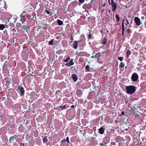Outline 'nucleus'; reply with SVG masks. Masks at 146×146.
<instances>
[{"mask_svg": "<svg viewBox=\"0 0 146 146\" xmlns=\"http://www.w3.org/2000/svg\"><path fill=\"white\" fill-rule=\"evenodd\" d=\"M43 143H45L48 142V139H47V136H44L42 139Z\"/></svg>", "mask_w": 146, "mask_h": 146, "instance_id": "4468645a", "label": "nucleus"}, {"mask_svg": "<svg viewBox=\"0 0 146 146\" xmlns=\"http://www.w3.org/2000/svg\"><path fill=\"white\" fill-rule=\"evenodd\" d=\"M51 133H52L51 135V137L53 138H54V136H55V134H54V133L53 132H52Z\"/></svg>", "mask_w": 146, "mask_h": 146, "instance_id": "f704fd0d", "label": "nucleus"}, {"mask_svg": "<svg viewBox=\"0 0 146 146\" xmlns=\"http://www.w3.org/2000/svg\"><path fill=\"white\" fill-rule=\"evenodd\" d=\"M134 20L136 25L139 26L141 24L140 19L138 17H135Z\"/></svg>", "mask_w": 146, "mask_h": 146, "instance_id": "39448f33", "label": "nucleus"}, {"mask_svg": "<svg viewBox=\"0 0 146 146\" xmlns=\"http://www.w3.org/2000/svg\"><path fill=\"white\" fill-rule=\"evenodd\" d=\"M82 145H81L80 146H82Z\"/></svg>", "mask_w": 146, "mask_h": 146, "instance_id": "774afa93", "label": "nucleus"}, {"mask_svg": "<svg viewBox=\"0 0 146 146\" xmlns=\"http://www.w3.org/2000/svg\"><path fill=\"white\" fill-rule=\"evenodd\" d=\"M101 33H103V31L102 30H101Z\"/></svg>", "mask_w": 146, "mask_h": 146, "instance_id": "e2e57ef3", "label": "nucleus"}, {"mask_svg": "<svg viewBox=\"0 0 146 146\" xmlns=\"http://www.w3.org/2000/svg\"><path fill=\"white\" fill-rule=\"evenodd\" d=\"M20 146H24V144L23 143H21L20 144Z\"/></svg>", "mask_w": 146, "mask_h": 146, "instance_id": "79ce46f5", "label": "nucleus"}, {"mask_svg": "<svg viewBox=\"0 0 146 146\" xmlns=\"http://www.w3.org/2000/svg\"><path fill=\"white\" fill-rule=\"evenodd\" d=\"M95 57V56H92L91 57V58H94Z\"/></svg>", "mask_w": 146, "mask_h": 146, "instance_id": "4d7b16f0", "label": "nucleus"}, {"mask_svg": "<svg viewBox=\"0 0 146 146\" xmlns=\"http://www.w3.org/2000/svg\"><path fill=\"white\" fill-rule=\"evenodd\" d=\"M60 108L62 110H63L65 109L66 108V105H65L63 106H60Z\"/></svg>", "mask_w": 146, "mask_h": 146, "instance_id": "bb28decb", "label": "nucleus"}, {"mask_svg": "<svg viewBox=\"0 0 146 146\" xmlns=\"http://www.w3.org/2000/svg\"><path fill=\"white\" fill-rule=\"evenodd\" d=\"M57 23L58 25L60 26L62 25L63 23V21L60 19H58L57 20Z\"/></svg>", "mask_w": 146, "mask_h": 146, "instance_id": "2eb2a0df", "label": "nucleus"}, {"mask_svg": "<svg viewBox=\"0 0 146 146\" xmlns=\"http://www.w3.org/2000/svg\"><path fill=\"white\" fill-rule=\"evenodd\" d=\"M8 64V62L7 61H6L5 63H4V64H7V65Z\"/></svg>", "mask_w": 146, "mask_h": 146, "instance_id": "6e6d98bb", "label": "nucleus"}, {"mask_svg": "<svg viewBox=\"0 0 146 146\" xmlns=\"http://www.w3.org/2000/svg\"><path fill=\"white\" fill-rule=\"evenodd\" d=\"M45 12H46L47 13V14H48V15H52L51 14V13L48 10H45Z\"/></svg>", "mask_w": 146, "mask_h": 146, "instance_id": "2f4dec72", "label": "nucleus"}, {"mask_svg": "<svg viewBox=\"0 0 146 146\" xmlns=\"http://www.w3.org/2000/svg\"><path fill=\"white\" fill-rule=\"evenodd\" d=\"M66 141V140L65 139H64L62 140L60 142L61 143H63L65 142Z\"/></svg>", "mask_w": 146, "mask_h": 146, "instance_id": "ea45409f", "label": "nucleus"}, {"mask_svg": "<svg viewBox=\"0 0 146 146\" xmlns=\"http://www.w3.org/2000/svg\"><path fill=\"white\" fill-rule=\"evenodd\" d=\"M104 129L103 127H100L99 129V133L100 134H103L104 133Z\"/></svg>", "mask_w": 146, "mask_h": 146, "instance_id": "ddd939ff", "label": "nucleus"}, {"mask_svg": "<svg viewBox=\"0 0 146 146\" xmlns=\"http://www.w3.org/2000/svg\"><path fill=\"white\" fill-rule=\"evenodd\" d=\"M28 29V27L27 26H26L25 28L24 29V30H25V31H27V29Z\"/></svg>", "mask_w": 146, "mask_h": 146, "instance_id": "4c0bfd02", "label": "nucleus"}, {"mask_svg": "<svg viewBox=\"0 0 146 146\" xmlns=\"http://www.w3.org/2000/svg\"><path fill=\"white\" fill-rule=\"evenodd\" d=\"M66 141H67L68 143H70V142L69 141V138L68 137H67L66 138Z\"/></svg>", "mask_w": 146, "mask_h": 146, "instance_id": "473e14b6", "label": "nucleus"}, {"mask_svg": "<svg viewBox=\"0 0 146 146\" xmlns=\"http://www.w3.org/2000/svg\"><path fill=\"white\" fill-rule=\"evenodd\" d=\"M125 21V20L124 19H123L122 20V35L123 36L124 35L125 33V27L124 25V22Z\"/></svg>", "mask_w": 146, "mask_h": 146, "instance_id": "0eeeda50", "label": "nucleus"}, {"mask_svg": "<svg viewBox=\"0 0 146 146\" xmlns=\"http://www.w3.org/2000/svg\"><path fill=\"white\" fill-rule=\"evenodd\" d=\"M17 89L18 90V93L20 94L21 96H24L25 93V90L23 88L22 86H19Z\"/></svg>", "mask_w": 146, "mask_h": 146, "instance_id": "f03ea898", "label": "nucleus"}, {"mask_svg": "<svg viewBox=\"0 0 146 146\" xmlns=\"http://www.w3.org/2000/svg\"><path fill=\"white\" fill-rule=\"evenodd\" d=\"M26 17L27 18L29 19L31 17V16L29 15H26Z\"/></svg>", "mask_w": 146, "mask_h": 146, "instance_id": "58836bf2", "label": "nucleus"}, {"mask_svg": "<svg viewBox=\"0 0 146 146\" xmlns=\"http://www.w3.org/2000/svg\"><path fill=\"white\" fill-rule=\"evenodd\" d=\"M17 136V135H15L14 136L10 137L9 139V142L11 143H12L13 141H14L15 139H16Z\"/></svg>", "mask_w": 146, "mask_h": 146, "instance_id": "423d86ee", "label": "nucleus"}, {"mask_svg": "<svg viewBox=\"0 0 146 146\" xmlns=\"http://www.w3.org/2000/svg\"><path fill=\"white\" fill-rule=\"evenodd\" d=\"M124 66V63L121 62L120 63V65H119V67L120 68H123Z\"/></svg>", "mask_w": 146, "mask_h": 146, "instance_id": "393cba45", "label": "nucleus"}, {"mask_svg": "<svg viewBox=\"0 0 146 146\" xmlns=\"http://www.w3.org/2000/svg\"><path fill=\"white\" fill-rule=\"evenodd\" d=\"M127 93L129 94H132L136 91L135 87L132 85L126 86L125 88Z\"/></svg>", "mask_w": 146, "mask_h": 146, "instance_id": "f257e3e1", "label": "nucleus"}, {"mask_svg": "<svg viewBox=\"0 0 146 146\" xmlns=\"http://www.w3.org/2000/svg\"><path fill=\"white\" fill-rule=\"evenodd\" d=\"M71 76L72 79L74 82H76L77 81L78 78V77L76 74H72Z\"/></svg>", "mask_w": 146, "mask_h": 146, "instance_id": "6e6552de", "label": "nucleus"}, {"mask_svg": "<svg viewBox=\"0 0 146 146\" xmlns=\"http://www.w3.org/2000/svg\"><path fill=\"white\" fill-rule=\"evenodd\" d=\"M76 93L77 95L79 96H80L82 94V92L80 89L78 88L77 89L76 91Z\"/></svg>", "mask_w": 146, "mask_h": 146, "instance_id": "9d476101", "label": "nucleus"}, {"mask_svg": "<svg viewBox=\"0 0 146 146\" xmlns=\"http://www.w3.org/2000/svg\"><path fill=\"white\" fill-rule=\"evenodd\" d=\"M134 111L135 110L137 109V108L136 107L133 106L132 108Z\"/></svg>", "mask_w": 146, "mask_h": 146, "instance_id": "a19ab883", "label": "nucleus"}, {"mask_svg": "<svg viewBox=\"0 0 146 146\" xmlns=\"http://www.w3.org/2000/svg\"><path fill=\"white\" fill-rule=\"evenodd\" d=\"M126 21L127 22V23H125V24L126 25H127L128 24H129V22H128V20H126Z\"/></svg>", "mask_w": 146, "mask_h": 146, "instance_id": "49530a36", "label": "nucleus"}, {"mask_svg": "<svg viewBox=\"0 0 146 146\" xmlns=\"http://www.w3.org/2000/svg\"><path fill=\"white\" fill-rule=\"evenodd\" d=\"M85 1V0H79V3H83Z\"/></svg>", "mask_w": 146, "mask_h": 146, "instance_id": "72a5a7b5", "label": "nucleus"}, {"mask_svg": "<svg viewBox=\"0 0 146 146\" xmlns=\"http://www.w3.org/2000/svg\"><path fill=\"white\" fill-rule=\"evenodd\" d=\"M139 76L136 73H133L131 77L132 80L133 81H136L138 78Z\"/></svg>", "mask_w": 146, "mask_h": 146, "instance_id": "7ed1b4c3", "label": "nucleus"}, {"mask_svg": "<svg viewBox=\"0 0 146 146\" xmlns=\"http://www.w3.org/2000/svg\"><path fill=\"white\" fill-rule=\"evenodd\" d=\"M101 55V53H98L97 54H96V55L95 56V58H97L98 59V61H99V57Z\"/></svg>", "mask_w": 146, "mask_h": 146, "instance_id": "a211bd4d", "label": "nucleus"}, {"mask_svg": "<svg viewBox=\"0 0 146 146\" xmlns=\"http://www.w3.org/2000/svg\"><path fill=\"white\" fill-rule=\"evenodd\" d=\"M111 143L112 144V145H116V143L114 142H112Z\"/></svg>", "mask_w": 146, "mask_h": 146, "instance_id": "c03bdc74", "label": "nucleus"}, {"mask_svg": "<svg viewBox=\"0 0 146 146\" xmlns=\"http://www.w3.org/2000/svg\"><path fill=\"white\" fill-rule=\"evenodd\" d=\"M2 118V116L1 115V116H0V118Z\"/></svg>", "mask_w": 146, "mask_h": 146, "instance_id": "69168bd1", "label": "nucleus"}, {"mask_svg": "<svg viewBox=\"0 0 146 146\" xmlns=\"http://www.w3.org/2000/svg\"><path fill=\"white\" fill-rule=\"evenodd\" d=\"M71 40L72 41L73 40V38L72 36H71Z\"/></svg>", "mask_w": 146, "mask_h": 146, "instance_id": "5fc2aeb1", "label": "nucleus"}, {"mask_svg": "<svg viewBox=\"0 0 146 146\" xmlns=\"http://www.w3.org/2000/svg\"><path fill=\"white\" fill-rule=\"evenodd\" d=\"M134 114L135 115V117H137L139 116V115L138 114Z\"/></svg>", "mask_w": 146, "mask_h": 146, "instance_id": "a18cd8bd", "label": "nucleus"}, {"mask_svg": "<svg viewBox=\"0 0 146 146\" xmlns=\"http://www.w3.org/2000/svg\"><path fill=\"white\" fill-rule=\"evenodd\" d=\"M35 96H38V95L36 94H35Z\"/></svg>", "mask_w": 146, "mask_h": 146, "instance_id": "bf43d9fd", "label": "nucleus"}, {"mask_svg": "<svg viewBox=\"0 0 146 146\" xmlns=\"http://www.w3.org/2000/svg\"><path fill=\"white\" fill-rule=\"evenodd\" d=\"M111 12V11L110 10H109V13H110Z\"/></svg>", "mask_w": 146, "mask_h": 146, "instance_id": "052dcab7", "label": "nucleus"}, {"mask_svg": "<svg viewBox=\"0 0 146 146\" xmlns=\"http://www.w3.org/2000/svg\"><path fill=\"white\" fill-rule=\"evenodd\" d=\"M26 15V11H24L21 14L20 16L25 18Z\"/></svg>", "mask_w": 146, "mask_h": 146, "instance_id": "f3484780", "label": "nucleus"}, {"mask_svg": "<svg viewBox=\"0 0 146 146\" xmlns=\"http://www.w3.org/2000/svg\"><path fill=\"white\" fill-rule=\"evenodd\" d=\"M115 17L116 19V21L118 22L120 20V17H119L118 15L116 14L115 16Z\"/></svg>", "mask_w": 146, "mask_h": 146, "instance_id": "5701e85b", "label": "nucleus"}, {"mask_svg": "<svg viewBox=\"0 0 146 146\" xmlns=\"http://www.w3.org/2000/svg\"><path fill=\"white\" fill-rule=\"evenodd\" d=\"M10 19H6L5 21L6 23L5 25L6 26H8L9 25V24H8V23L9 22Z\"/></svg>", "mask_w": 146, "mask_h": 146, "instance_id": "aec40b11", "label": "nucleus"}, {"mask_svg": "<svg viewBox=\"0 0 146 146\" xmlns=\"http://www.w3.org/2000/svg\"><path fill=\"white\" fill-rule=\"evenodd\" d=\"M124 113L123 111H122L121 113V115H124Z\"/></svg>", "mask_w": 146, "mask_h": 146, "instance_id": "de8ad7c7", "label": "nucleus"}, {"mask_svg": "<svg viewBox=\"0 0 146 146\" xmlns=\"http://www.w3.org/2000/svg\"><path fill=\"white\" fill-rule=\"evenodd\" d=\"M111 5L112 7V11H115L117 7L116 3L114 2L113 0H111Z\"/></svg>", "mask_w": 146, "mask_h": 146, "instance_id": "20e7f679", "label": "nucleus"}, {"mask_svg": "<svg viewBox=\"0 0 146 146\" xmlns=\"http://www.w3.org/2000/svg\"><path fill=\"white\" fill-rule=\"evenodd\" d=\"M19 29H18L17 31H18V32H19Z\"/></svg>", "mask_w": 146, "mask_h": 146, "instance_id": "338daca9", "label": "nucleus"}, {"mask_svg": "<svg viewBox=\"0 0 146 146\" xmlns=\"http://www.w3.org/2000/svg\"><path fill=\"white\" fill-rule=\"evenodd\" d=\"M71 107L73 109H74L75 108V106L74 105H72L71 106Z\"/></svg>", "mask_w": 146, "mask_h": 146, "instance_id": "09e8293b", "label": "nucleus"}, {"mask_svg": "<svg viewBox=\"0 0 146 146\" xmlns=\"http://www.w3.org/2000/svg\"><path fill=\"white\" fill-rule=\"evenodd\" d=\"M126 54H127V58H128L129 57V56L131 54V52L129 50H127V51L126 52Z\"/></svg>", "mask_w": 146, "mask_h": 146, "instance_id": "b1692460", "label": "nucleus"}, {"mask_svg": "<svg viewBox=\"0 0 146 146\" xmlns=\"http://www.w3.org/2000/svg\"><path fill=\"white\" fill-rule=\"evenodd\" d=\"M60 93V91L59 90H57L56 92V93L57 94H59Z\"/></svg>", "mask_w": 146, "mask_h": 146, "instance_id": "37998d69", "label": "nucleus"}, {"mask_svg": "<svg viewBox=\"0 0 146 146\" xmlns=\"http://www.w3.org/2000/svg\"><path fill=\"white\" fill-rule=\"evenodd\" d=\"M78 42L77 41H74L73 44V47L75 49H76L78 47Z\"/></svg>", "mask_w": 146, "mask_h": 146, "instance_id": "1a4fd4ad", "label": "nucleus"}, {"mask_svg": "<svg viewBox=\"0 0 146 146\" xmlns=\"http://www.w3.org/2000/svg\"><path fill=\"white\" fill-rule=\"evenodd\" d=\"M127 68V66H126L125 67V69H126Z\"/></svg>", "mask_w": 146, "mask_h": 146, "instance_id": "0e129e2a", "label": "nucleus"}, {"mask_svg": "<svg viewBox=\"0 0 146 146\" xmlns=\"http://www.w3.org/2000/svg\"><path fill=\"white\" fill-rule=\"evenodd\" d=\"M94 0H91V1H90V3L92 4L93 3V1Z\"/></svg>", "mask_w": 146, "mask_h": 146, "instance_id": "603ef678", "label": "nucleus"}, {"mask_svg": "<svg viewBox=\"0 0 146 146\" xmlns=\"http://www.w3.org/2000/svg\"><path fill=\"white\" fill-rule=\"evenodd\" d=\"M141 19L142 20H143L145 19V17L144 16H142L141 17Z\"/></svg>", "mask_w": 146, "mask_h": 146, "instance_id": "864d4df0", "label": "nucleus"}, {"mask_svg": "<svg viewBox=\"0 0 146 146\" xmlns=\"http://www.w3.org/2000/svg\"><path fill=\"white\" fill-rule=\"evenodd\" d=\"M74 64V63L73 62V60L71 59L69 61V62L66 64V65L68 66H70L73 65Z\"/></svg>", "mask_w": 146, "mask_h": 146, "instance_id": "9b49d317", "label": "nucleus"}, {"mask_svg": "<svg viewBox=\"0 0 146 146\" xmlns=\"http://www.w3.org/2000/svg\"><path fill=\"white\" fill-rule=\"evenodd\" d=\"M129 110L131 113H133L134 111V110L132 108H131L130 109H129Z\"/></svg>", "mask_w": 146, "mask_h": 146, "instance_id": "7c9ffc66", "label": "nucleus"}, {"mask_svg": "<svg viewBox=\"0 0 146 146\" xmlns=\"http://www.w3.org/2000/svg\"><path fill=\"white\" fill-rule=\"evenodd\" d=\"M65 57H64L63 60L65 62H68L70 59V57L69 56L66 57V58L65 59Z\"/></svg>", "mask_w": 146, "mask_h": 146, "instance_id": "dca6fc26", "label": "nucleus"}, {"mask_svg": "<svg viewBox=\"0 0 146 146\" xmlns=\"http://www.w3.org/2000/svg\"><path fill=\"white\" fill-rule=\"evenodd\" d=\"M44 25L45 26H46V27H48V26H49V25L48 24H45Z\"/></svg>", "mask_w": 146, "mask_h": 146, "instance_id": "8fccbe9b", "label": "nucleus"}, {"mask_svg": "<svg viewBox=\"0 0 146 146\" xmlns=\"http://www.w3.org/2000/svg\"><path fill=\"white\" fill-rule=\"evenodd\" d=\"M86 69L87 72H89L91 69V68H90L89 65H87L86 67Z\"/></svg>", "mask_w": 146, "mask_h": 146, "instance_id": "412c9836", "label": "nucleus"}, {"mask_svg": "<svg viewBox=\"0 0 146 146\" xmlns=\"http://www.w3.org/2000/svg\"><path fill=\"white\" fill-rule=\"evenodd\" d=\"M16 26L17 28H19L21 27V24L20 23H17L16 24Z\"/></svg>", "mask_w": 146, "mask_h": 146, "instance_id": "a878e982", "label": "nucleus"}, {"mask_svg": "<svg viewBox=\"0 0 146 146\" xmlns=\"http://www.w3.org/2000/svg\"><path fill=\"white\" fill-rule=\"evenodd\" d=\"M101 42L102 44L104 45L107 42V40L105 38H104L101 40Z\"/></svg>", "mask_w": 146, "mask_h": 146, "instance_id": "f8f14e48", "label": "nucleus"}, {"mask_svg": "<svg viewBox=\"0 0 146 146\" xmlns=\"http://www.w3.org/2000/svg\"><path fill=\"white\" fill-rule=\"evenodd\" d=\"M2 146H9V145L7 143H5L3 144L2 145Z\"/></svg>", "mask_w": 146, "mask_h": 146, "instance_id": "e433bc0d", "label": "nucleus"}, {"mask_svg": "<svg viewBox=\"0 0 146 146\" xmlns=\"http://www.w3.org/2000/svg\"><path fill=\"white\" fill-rule=\"evenodd\" d=\"M12 127H13V128L14 127V125L13 124V125Z\"/></svg>", "mask_w": 146, "mask_h": 146, "instance_id": "680f3d73", "label": "nucleus"}, {"mask_svg": "<svg viewBox=\"0 0 146 146\" xmlns=\"http://www.w3.org/2000/svg\"><path fill=\"white\" fill-rule=\"evenodd\" d=\"M126 32L127 33H130L131 32V29H128L126 30Z\"/></svg>", "mask_w": 146, "mask_h": 146, "instance_id": "c9c22d12", "label": "nucleus"}, {"mask_svg": "<svg viewBox=\"0 0 146 146\" xmlns=\"http://www.w3.org/2000/svg\"><path fill=\"white\" fill-rule=\"evenodd\" d=\"M123 57H118L117 59L120 61H122L123 59Z\"/></svg>", "mask_w": 146, "mask_h": 146, "instance_id": "c85d7f7f", "label": "nucleus"}, {"mask_svg": "<svg viewBox=\"0 0 146 146\" xmlns=\"http://www.w3.org/2000/svg\"><path fill=\"white\" fill-rule=\"evenodd\" d=\"M88 37L89 38V39H91L92 38V37L93 36L92 35L90 34H88Z\"/></svg>", "mask_w": 146, "mask_h": 146, "instance_id": "cd10ccee", "label": "nucleus"}, {"mask_svg": "<svg viewBox=\"0 0 146 146\" xmlns=\"http://www.w3.org/2000/svg\"><path fill=\"white\" fill-rule=\"evenodd\" d=\"M79 42L81 43L82 42V40L81 39H80L79 40L77 41V42Z\"/></svg>", "mask_w": 146, "mask_h": 146, "instance_id": "3c124183", "label": "nucleus"}, {"mask_svg": "<svg viewBox=\"0 0 146 146\" xmlns=\"http://www.w3.org/2000/svg\"><path fill=\"white\" fill-rule=\"evenodd\" d=\"M144 68L146 70V65L144 66Z\"/></svg>", "mask_w": 146, "mask_h": 146, "instance_id": "13d9d810", "label": "nucleus"}, {"mask_svg": "<svg viewBox=\"0 0 146 146\" xmlns=\"http://www.w3.org/2000/svg\"><path fill=\"white\" fill-rule=\"evenodd\" d=\"M5 28L4 25L3 24H0V30H3Z\"/></svg>", "mask_w": 146, "mask_h": 146, "instance_id": "4be33fe9", "label": "nucleus"}, {"mask_svg": "<svg viewBox=\"0 0 146 146\" xmlns=\"http://www.w3.org/2000/svg\"><path fill=\"white\" fill-rule=\"evenodd\" d=\"M88 5L87 3L84 4L83 5L82 7L83 9L86 10L87 8H88Z\"/></svg>", "mask_w": 146, "mask_h": 146, "instance_id": "6ab92c4d", "label": "nucleus"}, {"mask_svg": "<svg viewBox=\"0 0 146 146\" xmlns=\"http://www.w3.org/2000/svg\"><path fill=\"white\" fill-rule=\"evenodd\" d=\"M53 39L52 40L50 41H49V44L50 45H52L53 44Z\"/></svg>", "mask_w": 146, "mask_h": 146, "instance_id": "c756f323", "label": "nucleus"}]
</instances>
